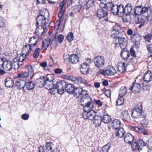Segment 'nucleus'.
I'll use <instances>...</instances> for the list:
<instances>
[{
	"label": "nucleus",
	"instance_id": "f257e3e1",
	"mask_svg": "<svg viewBox=\"0 0 152 152\" xmlns=\"http://www.w3.org/2000/svg\"><path fill=\"white\" fill-rule=\"evenodd\" d=\"M93 107V104L91 102H88L83 108L84 112L82 114L84 119H88L91 121L93 120L96 115V112L92 110Z\"/></svg>",
	"mask_w": 152,
	"mask_h": 152
},
{
	"label": "nucleus",
	"instance_id": "f03ea898",
	"mask_svg": "<svg viewBox=\"0 0 152 152\" xmlns=\"http://www.w3.org/2000/svg\"><path fill=\"white\" fill-rule=\"evenodd\" d=\"M60 84H59V89L58 90V93L63 94L65 91L71 94H73L75 88L74 86L71 83H67L64 80L60 81Z\"/></svg>",
	"mask_w": 152,
	"mask_h": 152
},
{
	"label": "nucleus",
	"instance_id": "7ed1b4c3",
	"mask_svg": "<svg viewBox=\"0 0 152 152\" xmlns=\"http://www.w3.org/2000/svg\"><path fill=\"white\" fill-rule=\"evenodd\" d=\"M45 13L42 11L39 12V15L37 18L36 26L48 27L50 24V21L45 17Z\"/></svg>",
	"mask_w": 152,
	"mask_h": 152
},
{
	"label": "nucleus",
	"instance_id": "20e7f679",
	"mask_svg": "<svg viewBox=\"0 0 152 152\" xmlns=\"http://www.w3.org/2000/svg\"><path fill=\"white\" fill-rule=\"evenodd\" d=\"M60 83V81L57 82L56 84L54 82L46 81L45 84V86H46L45 88L46 89L50 90L49 92L50 94L54 95L56 92L55 89L57 90L58 93V90L59 89V84Z\"/></svg>",
	"mask_w": 152,
	"mask_h": 152
},
{
	"label": "nucleus",
	"instance_id": "39448f33",
	"mask_svg": "<svg viewBox=\"0 0 152 152\" xmlns=\"http://www.w3.org/2000/svg\"><path fill=\"white\" fill-rule=\"evenodd\" d=\"M132 117L134 118L141 119L142 117H146V115L142 111V108L141 105L140 107L136 106L132 110Z\"/></svg>",
	"mask_w": 152,
	"mask_h": 152
},
{
	"label": "nucleus",
	"instance_id": "423d86ee",
	"mask_svg": "<svg viewBox=\"0 0 152 152\" xmlns=\"http://www.w3.org/2000/svg\"><path fill=\"white\" fill-rule=\"evenodd\" d=\"M115 40L114 41V43L117 46L120 47L121 48H124L127 46L126 40L124 37L118 35Z\"/></svg>",
	"mask_w": 152,
	"mask_h": 152
},
{
	"label": "nucleus",
	"instance_id": "0eeeda50",
	"mask_svg": "<svg viewBox=\"0 0 152 152\" xmlns=\"http://www.w3.org/2000/svg\"><path fill=\"white\" fill-rule=\"evenodd\" d=\"M131 144L133 150H138L139 152H142V146H145V142L142 139H140L137 141H134Z\"/></svg>",
	"mask_w": 152,
	"mask_h": 152
},
{
	"label": "nucleus",
	"instance_id": "6e6552de",
	"mask_svg": "<svg viewBox=\"0 0 152 152\" xmlns=\"http://www.w3.org/2000/svg\"><path fill=\"white\" fill-rule=\"evenodd\" d=\"M132 9L130 3L127 4L124 8V16L122 17V20L124 22L127 23L129 21V16L131 15Z\"/></svg>",
	"mask_w": 152,
	"mask_h": 152
},
{
	"label": "nucleus",
	"instance_id": "1a4fd4ad",
	"mask_svg": "<svg viewBox=\"0 0 152 152\" xmlns=\"http://www.w3.org/2000/svg\"><path fill=\"white\" fill-rule=\"evenodd\" d=\"M94 62L95 66L98 68H101L104 66L105 60L103 57L101 56H98L94 58Z\"/></svg>",
	"mask_w": 152,
	"mask_h": 152
},
{
	"label": "nucleus",
	"instance_id": "9d476101",
	"mask_svg": "<svg viewBox=\"0 0 152 152\" xmlns=\"http://www.w3.org/2000/svg\"><path fill=\"white\" fill-rule=\"evenodd\" d=\"M1 61H3V64H2V67L5 70L7 71H10L12 68H15L14 67L13 63L12 61L9 60H6L3 61V58H1Z\"/></svg>",
	"mask_w": 152,
	"mask_h": 152
},
{
	"label": "nucleus",
	"instance_id": "9b49d317",
	"mask_svg": "<svg viewBox=\"0 0 152 152\" xmlns=\"http://www.w3.org/2000/svg\"><path fill=\"white\" fill-rule=\"evenodd\" d=\"M102 8L98 10L96 12L97 16L100 19H103L106 21H108V13Z\"/></svg>",
	"mask_w": 152,
	"mask_h": 152
},
{
	"label": "nucleus",
	"instance_id": "f8f14e48",
	"mask_svg": "<svg viewBox=\"0 0 152 152\" xmlns=\"http://www.w3.org/2000/svg\"><path fill=\"white\" fill-rule=\"evenodd\" d=\"M116 5L113 4L111 2H108L105 4L102 2L100 6V7L106 9L108 11H111L113 13Z\"/></svg>",
	"mask_w": 152,
	"mask_h": 152
},
{
	"label": "nucleus",
	"instance_id": "ddd939ff",
	"mask_svg": "<svg viewBox=\"0 0 152 152\" xmlns=\"http://www.w3.org/2000/svg\"><path fill=\"white\" fill-rule=\"evenodd\" d=\"M113 14L115 15H118L122 17L124 16V8L122 5H116V7L114 9Z\"/></svg>",
	"mask_w": 152,
	"mask_h": 152
},
{
	"label": "nucleus",
	"instance_id": "4468645a",
	"mask_svg": "<svg viewBox=\"0 0 152 152\" xmlns=\"http://www.w3.org/2000/svg\"><path fill=\"white\" fill-rule=\"evenodd\" d=\"M78 51L77 54H72L69 56L68 58L69 59V62L72 64H75L77 63L79 61V57L78 55L80 52L78 51L77 49H76V51Z\"/></svg>",
	"mask_w": 152,
	"mask_h": 152
},
{
	"label": "nucleus",
	"instance_id": "2eb2a0df",
	"mask_svg": "<svg viewBox=\"0 0 152 152\" xmlns=\"http://www.w3.org/2000/svg\"><path fill=\"white\" fill-rule=\"evenodd\" d=\"M45 77L42 76H40L39 78L37 79L34 83L35 85L38 87L42 88L45 86Z\"/></svg>",
	"mask_w": 152,
	"mask_h": 152
},
{
	"label": "nucleus",
	"instance_id": "dca6fc26",
	"mask_svg": "<svg viewBox=\"0 0 152 152\" xmlns=\"http://www.w3.org/2000/svg\"><path fill=\"white\" fill-rule=\"evenodd\" d=\"M141 89V86L139 83L135 82H133L130 86L129 89L133 93H138Z\"/></svg>",
	"mask_w": 152,
	"mask_h": 152
},
{
	"label": "nucleus",
	"instance_id": "f3484780",
	"mask_svg": "<svg viewBox=\"0 0 152 152\" xmlns=\"http://www.w3.org/2000/svg\"><path fill=\"white\" fill-rule=\"evenodd\" d=\"M120 28V27L119 25L117 24L115 25L112 30V32L111 35L112 37L116 38L118 35L121 36L122 35V33L119 31Z\"/></svg>",
	"mask_w": 152,
	"mask_h": 152
},
{
	"label": "nucleus",
	"instance_id": "a211bd4d",
	"mask_svg": "<svg viewBox=\"0 0 152 152\" xmlns=\"http://www.w3.org/2000/svg\"><path fill=\"white\" fill-rule=\"evenodd\" d=\"M37 28L36 29V33L37 35L39 36L43 35L47 31L48 27L45 26H36Z\"/></svg>",
	"mask_w": 152,
	"mask_h": 152
},
{
	"label": "nucleus",
	"instance_id": "6ab92c4d",
	"mask_svg": "<svg viewBox=\"0 0 152 152\" xmlns=\"http://www.w3.org/2000/svg\"><path fill=\"white\" fill-rule=\"evenodd\" d=\"M120 118L124 121H128L130 119V115L127 110L123 111L121 113Z\"/></svg>",
	"mask_w": 152,
	"mask_h": 152
},
{
	"label": "nucleus",
	"instance_id": "aec40b11",
	"mask_svg": "<svg viewBox=\"0 0 152 152\" xmlns=\"http://www.w3.org/2000/svg\"><path fill=\"white\" fill-rule=\"evenodd\" d=\"M89 65L86 62L82 63L80 66V70L83 74H87L88 72Z\"/></svg>",
	"mask_w": 152,
	"mask_h": 152
},
{
	"label": "nucleus",
	"instance_id": "412c9836",
	"mask_svg": "<svg viewBox=\"0 0 152 152\" xmlns=\"http://www.w3.org/2000/svg\"><path fill=\"white\" fill-rule=\"evenodd\" d=\"M121 49L122 50L121 53V56L123 59L126 60V61L127 62V60L130 56L129 52L126 48Z\"/></svg>",
	"mask_w": 152,
	"mask_h": 152
},
{
	"label": "nucleus",
	"instance_id": "4be33fe9",
	"mask_svg": "<svg viewBox=\"0 0 152 152\" xmlns=\"http://www.w3.org/2000/svg\"><path fill=\"white\" fill-rule=\"evenodd\" d=\"M134 136L130 133L126 134L124 138V141L129 144H131L134 142Z\"/></svg>",
	"mask_w": 152,
	"mask_h": 152
},
{
	"label": "nucleus",
	"instance_id": "5701e85b",
	"mask_svg": "<svg viewBox=\"0 0 152 152\" xmlns=\"http://www.w3.org/2000/svg\"><path fill=\"white\" fill-rule=\"evenodd\" d=\"M35 86V83L32 81H28L27 82L25 81V88L24 90H27L28 91L32 90L34 88Z\"/></svg>",
	"mask_w": 152,
	"mask_h": 152
},
{
	"label": "nucleus",
	"instance_id": "b1692460",
	"mask_svg": "<svg viewBox=\"0 0 152 152\" xmlns=\"http://www.w3.org/2000/svg\"><path fill=\"white\" fill-rule=\"evenodd\" d=\"M128 65V63L124 62L121 65L118 66L117 67V70L118 72H119V74L124 72L126 70V67Z\"/></svg>",
	"mask_w": 152,
	"mask_h": 152
},
{
	"label": "nucleus",
	"instance_id": "393cba45",
	"mask_svg": "<svg viewBox=\"0 0 152 152\" xmlns=\"http://www.w3.org/2000/svg\"><path fill=\"white\" fill-rule=\"evenodd\" d=\"M106 75L107 76L114 75L116 73V71L114 68L111 66H109L106 70Z\"/></svg>",
	"mask_w": 152,
	"mask_h": 152
},
{
	"label": "nucleus",
	"instance_id": "a878e982",
	"mask_svg": "<svg viewBox=\"0 0 152 152\" xmlns=\"http://www.w3.org/2000/svg\"><path fill=\"white\" fill-rule=\"evenodd\" d=\"M152 77V74L150 71H148L144 74L143 79L144 82H149L151 81Z\"/></svg>",
	"mask_w": 152,
	"mask_h": 152
},
{
	"label": "nucleus",
	"instance_id": "bb28decb",
	"mask_svg": "<svg viewBox=\"0 0 152 152\" xmlns=\"http://www.w3.org/2000/svg\"><path fill=\"white\" fill-rule=\"evenodd\" d=\"M142 36L139 34H134L131 37L132 39H134V42L136 45H138L139 43L142 39Z\"/></svg>",
	"mask_w": 152,
	"mask_h": 152
},
{
	"label": "nucleus",
	"instance_id": "cd10ccee",
	"mask_svg": "<svg viewBox=\"0 0 152 152\" xmlns=\"http://www.w3.org/2000/svg\"><path fill=\"white\" fill-rule=\"evenodd\" d=\"M93 120H94L93 124L96 127L99 126L102 121V118L98 115H96Z\"/></svg>",
	"mask_w": 152,
	"mask_h": 152
},
{
	"label": "nucleus",
	"instance_id": "c85d7f7f",
	"mask_svg": "<svg viewBox=\"0 0 152 152\" xmlns=\"http://www.w3.org/2000/svg\"><path fill=\"white\" fill-rule=\"evenodd\" d=\"M121 121L118 119L113 120L112 124V127L115 129H118L120 126Z\"/></svg>",
	"mask_w": 152,
	"mask_h": 152
},
{
	"label": "nucleus",
	"instance_id": "c756f323",
	"mask_svg": "<svg viewBox=\"0 0 152 152\" xmlns=\"http://www.w3.org/2000/svg\"><path fill=\"white\" fill-rule=\"evenodd\" d=\"M25 81L24 80L20 81L18 80L15 81V84L18 88L20 89H23L24 90L25 88Z\"/></svg>",
	"mask_w": 152,
	"mask_h": 152
},
{
	"label": "nucleus",
	"instance_id": "7c9ffc66",
	"mask_svg": "<svg viewBox=\"0 0 152 152\" xmlns=\"http://www.w3.org/2000/svg\"><path fill=\"white\" fill-rule=\"evenodd\" d=\"M50 41L51 39L49 38H47L44 39L42 42V49H46L48 48L50 44Z\"/></svg>",
	"mask_w": 152,
	"mask_h": 152
},
{
	"label": "nucleus",
	"instance_id": "2f4dec72",
	"mask_svg": "<svg viewBox=\"0 0 152 152\" xmlns=\"http://www.w3.org/2000/svg\"><path fill=\"white\" fill-rule=\"evenodd\" d=\"M14 82L10 78H7L5 80V85L7 87L10 88L13 86Z\"/></svg>",
	"mask_w": 152,
	"mask_h": 152
},
{
	"label": "nucleus",
	"instance_id": "473e14b6",
	"mask_svg": "<svg viewBox=\"0 0 152 152\" xmlns=\"http://www.w3.org/2000/svg\"><path fill=\"white\" fill-rule=\"evenodd\" d=\"M26 67L28 69V72L27 74L29 77H30V79H32L33 76L34 75V69L32 66L30 65H28Z\"/></svg>",
	"mask_w": 152,
	"mask_h": 152
},
{
	"label": "nucleus",
	"instance_id": "72a5a7b5",
	"mask_svg": "<svg viewBox=\"0 0 152 152\" xmlns=\"http://www.w3.org/2000/svg\"><path fill=\"white\" fill-rule=\"evenodd\" d=\"M75 79L76 81L78 82V83H83L86 86H90V84H88L86 80L80 77H77Z\"/></svg>",
	"mask_w": 152,
	"mask_h": 152
},
{
	"label": "nucleus",
	"instance_id": "f704fd0d",
	"mask_svg": "<svg viewBox=\"0 0 152 152\" xmlns=\"http://www.w3.org/2000/svg\"><path fill=\"white\" fill-rule=\"evenodd\" d=\"M82 91V88H75L74 90V96L77 98L79 97L81 95V92Z\"/></svg>",
	"mask_w": 152,
	"mask_h": 152
},
{
	"label": "nucleus",
	"instance_id": "c9c22d12",
	"mask_svg": "<svg viewBox=\"0 0 152 152\" xmlns=\"http://www.w3.org/2000/svg\"><path fill=\"white\" fill-rule=\"evenodd\" d=\"M142 5L136 6L134 9V14L136 16L142 15Z\"/></svg>",
	"mask_w": 152,
	"mask_h": 152
},
{
	"label": "nucleus",
	"instance_id": "e433bc0d",
	"mask_svg": "<svg viewBox=\"0 0 152 152\" xmlns=\"http://www.w3.org/2000/svg\"><path fill=\"white\" fill-rule=\"evenodd\" d=\"M88 91H87L85 90H83L81 92V95L80 96V97H82L80 99V102H81L84 101V99H86L88 96Z\"/></svg>",
	"mask_w": 152,
	"mask_h": 152
},
{
	"label": "nucleus",
	"instance_id": "4c0bfd02",
	"mask_svg": "<svg viewBox=\"0 0 152 152\" xmlns=\"http://www.w3.org/2000/svg\"><path fill=\"white\" fill-rule=\"evenodd\" d=\"M82 5L79 4L77 5L74 6L72 7V10L75 13H78L80 12L81 9L82 8Z\"/></svg>",
	"mask_w": 152,
	"mask_h": 152
},
{
	"label": "nucleus",
	"instance_id": "58836bf2",
	"mask_svg": "<svg viewBox=\"0 0 152 152\" xmlns=\"http://www.w3.org/2000/svg\"><path fill=\"white\" fill-rule=\"evenodd\" d=\"M102 122L105 124H108L111 121L110 116L108 115H105L103 116L102 119Z\"/></svg>",
	"mask_w": 152,
	"mask_h": 152
},
{
	"label": "nucleus",
	"instance_id": "ea45409f",
	"mask_svg": "<svg viewBox=\"0 0 152 152\" xmlns=\"http://www.w3.org/2000/svg\"><path fill=\"white\" fill-rule=\"evenodd\" d=\"M145 117H142L141 120H140V124L143 127L146 126L148 123V121L145 120Z\"/></svg>",
	"mask_w": 152,
	"mask_h": 152
},
{
	"label": "nucleus",
	"instance_id": "a19ab883",
	"mask_svg": "<svg viewBox=\"0 0 152 152\" xmlns=\"http://www.w3.org/2000/svg\"><path fill=\"white\" fill-rule=\"evenodd\" d=\"M125 132L124 129L122 128H121L118 130L116 135L119 137H122L124 136Z\"/></svg>",
	"mask_w": 152,
	"mask_h": 152
},
{
	"label": "nucleus",
	"instance_id": "79ce46f5",
	"mask_svg": "<svg viewBox=\"0 0 152 152\" xmlns=\"http://www.w3.org/2000/svg\"><path fill=\"white\" fill-rule=\"evenodd\" d=\"M41 52V49L39 48H38L35 49L34 53L33 54V57L35 58H38L39 53Z\"/></svg>",
	"mask_w": 152,
	"mask_h": 152
},
{
	"label": "nucleus",
	"instance_id": "37998d69",
	"mask_svg": "<svg viewBox=\"0 0 152 152\" xmlns=\"http://www.w3.org/2000/svg\"><path fill=\"white\" fill-rule=\"evenodd\" d=\"M17 77L21 80L22 78H27L29 77L27 74V72L25 71L20 74H18Z\"/></svg>",
	"mask_w": 152,
	"mask_h": 152
},
{
	"label": "nucleus",
	"instance_id": "c03bdc74",
	"mask_svg": "<svg viewBox=\"0 0 152 152\" xmlns=\"http://www.w3.org/2000/svg\"><path fill=\"white\" fill-rule=\"evenodd\" d=\"M117 100L116 103L117 106L122 105L124 103V98L122 96H119Z\"/></svg>",
	"mask_w": 152,
	"mask_h": 152
},
{
	"label": "nucleus",
	"instance_id": "a18cd8bd",
	"mask_svg": "<svg viewBox=\"0 0 152 152\" xmlns=\"http://www.w3.org/2000/svg\"><path fill=\"white\" fill-rule=\"evenodd\" d=\"M126 93V89L125 87L121 88L119 91V96L123 97Z\"/></svg>",
	"mask_w": 152,
	"mask_h": 152
},
{
	"label": "nucleus",
	"instance_id": "49530a36",
	"mask_svg": "<svg viewBox=\"0 0 152 152\" xmlns=\"http://www.w3.org/2000/svg\"><path fill=\"white\" fill-rule=\"evenodd\" d=\"M147 142H145V146H146L149 149L152 150V139H149Z\"/></svg>",
	"mask_w": 152,
	"mask_h": 152
},
{
	"label": "nucleus",
	"instance_id": "de8ad7c7",
	"mask_svg": "<svg viewBox=\"0 0 152 152\" xmlns=\"http://www.w3.org/2000/svg\"><path fill=\"white\" fill-rule=\"evenodd\" d=\"M54 79V75L52 74H49L47 75L46 78H45V81L53 82Z\"/></svg>",
	"mask_w": 152,
	"mask_h": 152
},
{
	"label": "nucleus",
	"instance_id": "09e8293b",
	"mask_svg": "<svg viewBox=\"0 0 152 152\" xmlns=\"http://www.w3.org/2000/svg\"><path fill=\"white\" fill-rule=\"evenodd\" d=\"M12 62L13 63V65L14 67H15V64H16L18 66V67H20L21 65L23 64V63H20V62L19 61V60L16 58H15L13 59Z\"/></svg>",
	"mask_w": 152,
	"mask_h": 152
},
{
	"label": "nucleus",
	"instance_id": "8fccbe9b",
	"mask_svg": "<svg viewBox=\"0 0 152 152\" xmlns=\"http://www.w3.org/2000/svg\"><path fill=\"white\" fill-rule=\"evenodd\" d=\"M134 130L138 133H142L145 131V129L143 127H134Z\"/></svg>",
	"mask_w": 152,
	"mask_h": 152
},
{
	"label": "nucleus",
	"instance_id": "3c124183",
	"mask_svg": "<svg viewBox=\"0 0 152 152\" xmlns=\"http://www.w3.org/2000/svg\"><path fill=\"white\" fill-rule=\"evenodd\" d=\"M73 37L72 33L70 32L67 35V39L68 41L71 42L73 40Z\"/></svg>",
	"mask_w": 152,
	"mask_h": 152
},
{
	"label": "nucleus",
	"instance_id": "603ef678",
	"mask_svg": "<svg viewBox=\"0 0 152 152\" xmlns=\"http://www.w3.org/2000/svg\"><path fill=\"white\" fill-rule=\"evenodd\" d=\"M149 83L148 82H144L142 83V89L144 91L146 90L149 87Z\"/></svg>",
	"mask_w": 152,
	"mask_h": 152
},
{
	"label": "nucleus",
	"instance_id": "864d4df0",
	"mask_svg": "<svg viewBox=\"0 0 152 152\" xmlns=\"http://www.w3.org/2000/svg\"><path fill=\"white\" fill-rule=\"evenodd\" d=\"M110 145L109 144H107L104 145L102 148V150L103 152H108L109 149L110 148Z\"/></svg>",
	"mask_w": 152,
	"mask_h": 152
},
{
	"label": "nucleus",
	"instance_id": "5fc2aeb1",
	"mask_svg": "<svg viewBox=\"0 0 152 152\" xmlns=\"http://www.w3.org/2000/svg\"><path fill=\"white\" fill-rule=\"evenodd\" d=\"M38 42L37 40L36 39V37L35 36H34L30 38L28 42V43H37Z\"/></svg>",
	"mask_w": 152,
	"mask_h": 152
},
{
	"label": "nucleus",
	"instance_id": "6e6d98bb",
	"mask_svg": "<svg viewBox=\"0 0 152 152\" xmlns=\"http://www.w3.org/2000/svg\"><path fill=\"white\" fill-rule=\"evenodd\" d=\"M148 9L149 8L145 6L142 7V11L141 12L142 15H143L145 13H147L148 11Z\"/></svg>",
	"mask_w": 152,
	"mask_h": 152
},
{
	"label": "nucleus",
	"instance_id": "4d7b16f0",
	"mask_svg": "<svg viewBox=\"0 0 152 152\" xmlns=\"http://www.w3.org/2000/svg\"><path fill=\"white\" fill-rule=\"evenodd\" d=\"M62 77L64 79H67L68 80H71L72 78V76L68 74L62 75Z\"/></svg>",
	"mask_w": 152,
	"mask_h": 152
},
{
	"label": "nucleus",
	"instance_id": "13d9d810",
	"mask_svg": "<svg viewBox=\"0 0 152 152\" xmlns=\"http://www.w3.org/2000/svg\"><path fill=\"white\" fill-rule=\"evenodd\" d=\"M51 143L49 142L46 143V149L48 150H52V147L51 146Z\"/></svg>",
	"mask_w": 152,
	"mask_h": 152
},
{
	"label": "nucleus",
	"instance_id": "bf43d9fd",
	"mask_svg": "<svg viewBox=\"0 0 152 152\" xmlns=\"http://www.w3.org/2000/svg\"><path fill=\"white\" fill-rule=\"evenodd\" d=\"M29 117V115L28 114L24 113L21 115V118L24 120H27L28 119Z\"/></svg>",
	"mask_w": 152,
	"mask_h": 152
},
{
	"label": "nucleus",
	"instance_id": "052dcab7",
	"mask_svg": "<svg viewBox=\"0 0 152 152\" xmlns=\"http://www.w3.org/2000/svg\"><path fill=\"white\" fill-rule=\"evenodd\" d=\"M87 5L89 7H91L94 4V0H89L87 2Z\"/></svg>",
	"mask_w": 152,
	"mask_h": 152
},
{
	"label": "nucleus",
	"instance_id": "680f3d73",
	"mask_svg": "<svg viewBox=\"0 0 152 152\" xmlns=\"http://www.w3.org/2000/svg\"><path fill=\"white\" fill-rule=\"evenodd\" d=\"M61 20H56V22L55 25V28L56 29H58L60 25Z\"/></svg>",
	"mask_w": 152,
	"mask_h": 152
},
{
	"label": "nucleus",
	"instance_id": "e2e57ef3",
	"mask_svg": "<svg viewBox=\"0 0 152 152\" xmlns=\"http://www.w3.org/2000/svg\"><path fill=\"white\" fill-rule=\"evenodd\" d=\"M95 103L98 105L99 107H101L102 105V102H101L100 100H96L95 99L94 100Z\"/></svg>",
	"mask_w": 152,
	"mask_h": 152
},
{
	"label": "nucleus",
	"instance_id": "0e129e2a",
	"mask_svg": "<svg viewBox=\"0 0 152 152\" xmlns=\"http://www.w3.org/2000/svg\"><path fill=\"white\" fill-rule=\"evenodd\" d=\"M64 39V36L62 35H59L58 37V40L59 43L62 42Z\"/></svg>",
	"mask_w": 152,
	"mask_h": 152
},
{
	"label": "nucleus",
	"instance_id": "69168bd1",
	"mask_svg": "<svg viewBox=\"0 0 152 152\" xmlns=\"http://www.w3.org/2000/svg\"><path fill=\"white\" fill-rule=\"evenodd\" d=\"M148 52L150 53H152V43L146 46Z\"/></svg>",
	"mask_w": 152,
	"mask_h": 152
},
{
	"label": "nucleus",
	"instance_id": "338daca9",
	"mask_svg": "<svg viewBox=\"0 0 152 152\" xmlns=\"http://www.w3.org/2000/svg\"><path fill=\"white\" fill-rule=\"evenodd\" d=\"M24 54L21 55L20 58L18 59L19 61L20 62H22L25 60L26 57H24Z\"/></svg>",
	"mask_w": 152,
	"mask_h": 152
},
{
	"label": "nucleus",
	"instance_id": "774afa93",
	"mask_svg": "<svg viewBox=\"0 0 152 152\" xmlns=\"http://www.w3.org/2000/svg\"><path fill=\"white\" fill-rule=\"evenodd\" d=\"M104 94L107 97H110L111 96V90L110 89H108L105 91Z\"/></svg>",
	"mask_w": 152,
	"mask_h": 152
}]
</instances>
